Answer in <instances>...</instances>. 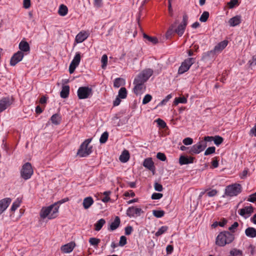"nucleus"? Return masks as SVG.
Returning a JSON list of instances; mask_svg holds the SVG:
<instances>
[{"mask_svg":"<svg viewBox=\"0 0 256 256\" xmlns=\"http://www.w3.org/2000/svg\"><path fill=\"white\" fill-rule=\"evenodd\" d=\"M58 209L59 206L57 205V203H54L48 206L42 207L40 212V217L42 219L54 218L58 216Z\"/></svg>","mask_w":256,"mask_h":256,"instance_id":"obj_1","label":"nucleus"},{"mask_svg":"<svg viewBox=\"0 0 256 256\" xmlns=\"http://www.w3.org/2000/svg\"><path fill=\"white\" fill-rule=\"evenodd\" d=\"M234 239V236L232 234L228 231L222 232L216 236V244L219 246H224L232 242Z\"/></svg>","mask_w":256,"mask_h":256,"instance_id":"obj_2","label":"nucleus"},{"mask_svg":"<svg viewBox=\"0 0 256 256\" xmlns=\"http://www.w3.org/2000/svg\"><path fill=\"white\" fill-rule=\"evenodd\" d=\"M188 16L187 15H184L182 18V22L178 26V28L174 30L177 24V21L172 24L168 30L167 34H171L172 32H174L180 36H182L184 34L186 26L188 24Z\"/></svg>","mask_w":256,"mask_h":256,"instance_id":"obj_3","label":"nucleus"},{"mask_svg":"<svg viewBox=\"0 0 256 256\" xmlns=\"http://www.w3.org/2000/svg\"><path fill=\"white\" fill-rule=\"evenodd\" d=\"M92 138L86 140L80 146L77 152V155L80 157H86L92 152V146H89Z\"/></svg>","mask_w":256,"mask_h":256,"instance_id":"obj_4","label":"nucleus"},{"mask_svg":"<svg viewBox=\"0 0 256 256\" xmlns=\"http://www.w3.org/2000/svg\"><path fill=\"white\" fill-rule=\"evenodd\" d=\"M242 186L238 184H234L226 188L225 194L228 196H234L238 195L242 192Z\"/></svg>","mask_w":256,"mask_h":256,"instance_id":"obj_5","label":"nucleus"},{"mask_svg":"<svg viewBox=\"0 0 256 256\" xmlns=\"http://www.w3.org/2000/svg\"><path fill=\"white\" fill-rule=\"evenodd\" d=\"M34 170L30 163L28 162L22 166L20 170V175L25 180L30 179L33 174Z\"/></svg>","mask_w":256,"mask_h":256,"instance_id":"obj_6","label":"nucleus"},{"mask_svg":"<svg viewBox=\"0 0 256 256\" xmlns=\"http://www.w3.org/2000/svg\"><path fill=\"white\" fill-rule=\"evenodd\" d=\"M77 94L79 99L88 98L92 96V90L88 86H81L78 88Z\"/></svg>","mask_w":256,"mask_h":256,"instance_id":"obj_7","label":"nucleus"},{"mask_svg":"<svg viewBox=\"0 0 256 256\" xmlns=\"http://www.w3.org/2000/svg\"><path fill=\"white\" fill-rule=\"evenodd\" d=\"M195 62V59L194 58H188L185 60L181 64L180 66L178 72L179 74H183L185 72H187L192 66V65Z\"/></svg>","mask_w":256,"mask_h":256,"instance_id":"obj_8","label":"nucleus"},{"mask_svg":"<svg viewBox=\"0 0 256 256\" xmlns=\"http://www.w3.org/2000/svg\"><path fill=\"white\" fill-rule=\"evenodd\" d=\"M206 143L204 141H200L193 145L190 149L188 152L190 154H198L202 152L206 147Z\"/></svg>","mask_w":256,"mask_h":256,"instance_id":"obj_9","label":"nucleus"},{"mask_svg":"<svg viewBox=\"0 0 256 256\" xmlns=\"http://www.w3.org/2000/svg\"><path fill=\"white\" fill-rule=\"evenodd\" d=\"M152 74L153 70L152 69H146L139 74L135 79L138 82L144 83L152 76Z\"/></svg>","mask_w":256,"mask_h":256,"instance_id":"obj_10","label":"nucleus"},{"mask_svg":"<svg viewBox=\"0 0 256 256\" xmlns=\"http://www.w3.org/2000/svg\"><path fill=\"white\" fill-rule=\"evenodd\" d=\"M14 102V99L12 96L4 97L0 100V112L6 110Z\"/></svg>","mask_w":256,"mask_h":256,"instance_id":"obj_11","label":"nucleus"},{"mask_svg":"<svg viewBox=\"0 0 256 256\" xmlns=\"http://www.w3.org/2000/svg\"><path fill=\"white\" fill-rule=\"evenodd\" d=\"M81 59V54L80 52H77L73 60L71 62L69 66V72L70 74H72L76 68L79 65Z\"/></svg>","mask_w":256,"mask_h":256,"instance_id":"obj_12","label":"nucleus"},{"mask_svg":"<svg viewBox=\"0 0 256 256\" xmlns=\"http://www.w3.org/2000/svg\"><path fill=\"white\" fill-rule=\"evenodd\" d=\"M142 213H144V211L141 208L134 206L129 207L126 212V215L130 218L139 216Z\"/></svg>","mask_w":256,"mask_h":256,"instance_id":"obj_13","label":"nucleus"},{"mask_svg":"<svg viewBox=\"0 0 256 256\" xmlns=\"http://www.w3.org/2000/svg\"><path fill=\"white\" fill-rule=\"evenodd\" d=\"M144 83L138 82V80L134 79V92L135 94L136 95H140L145 92L146 86H144Z\"/></svg>","mask_w":256,"mask_h":256,"instance_id":"obj_14","label":"nucleus"},{"mask_svg":"<svg viewBox=\"0 0 256 256\" xmlns=\"http://www.w3.org/2000/svg\"><path fill=\"white\" fill-rule=\"evenodd\" d=\"M24 54L23 52L21 51H18L17 52L14 54L12 57L10 61V64L12 66H14L18 62H20L23 58Z\"/></svg>","mask_w":256,"mask_h":256,"instance_id":"obj_15","label":"nucleus"},{"mask_svg":"<svg viewBox=\"0 0 256 256\" xmlns=\"http://www.w3.org/2000/svg\"><path fill=\"white\" fill-rule=\"evenodd\" d=\"M254 209L252 206H246L238 210L239 214L245 218H248L253 212Z\"/></svg>","mask_w":256,"mask_h":256,"instance_id":"obj_16","label":"nucleus"},{"mask_svg":"<svg viewBox=\"0 0 256 256\" xmlns=\"http://www.w3.org/2000/svg\"><path fill=\"white\" fill-rule=\"evenodd\" d=\"M12 202L9 198H3L0 200V215L8 208Z\"/></svg>","mask_w":256,"mask_h":256,"instance_id":"obj_17","label":"nucleus"},{"mask_svg":"<svg viewBox=\"0 0 256 256\" xmlns=\"http://www.w3.org/2000/svg\"><path fill=\"white\" fill-rule=\"evenodd\" d=\"M88 36V33L85 31L80 32L76 36L75 41L77 43H81L86 40Z\"/></svg>","mask_w":256,"mask_h":256,"instance_id":"obj_18","label":"nucleus"},{"mask_svg":"<svg viewBox=\"0 0 256 256\" xmlns=\"http://www.w3.org/2000/svg\"><path fill=\"white\" fill-rule=\"evenodd\" d=\"M241 16L237 15L230 18L228 20L229 25L230 26H236L241 23Z\"/></svg>","mask_w":256,"mask_h":256,"instance_id":"obj_19","label":"nucleus"},{"mask_svg":"<svg viewBox=\"0 0 256 256\" xmlns=\"http://www.w3.org/2000/svg\"><path fill=\"white\" fill-rule=\"evenodd\" d=\"M75 246L74 242H71L62 246L61 247V250L64 253H70L72 252Z\"/></svg>","mask_w":256,"mask_h":256,"instance_id":"obj_20","label":"nucleus"},{"mask_svg":"<svg viewBox=\"0 0 256 256\" xmlns=\"http://www.w3.org/2000/svg\"><path fill=\"white\" fill-rule=\"evenodd\" d=\"M194 159V158L193 157H188L182 156L179 158V163L180 165L192 164L193 162Z\"/></svg>","mask_w":256,"mask_h":256,"instance_id":"obj_21","label":"nucleus"},{"mask_svg":"<svg viewBox=\"0 0 256 256\" xmlns=\"http://www.w3.org/2000/svg\"><path fill=\"white\" fill-rule=\"evenodd\" d=\"M143 166L150 170H154V166L152 158H148L144 160Z\"/></svg>","mask_w":256,"mask_h":256,"instance_id":"obj_22","label":"nucleus"},{"mask_svg":"<svg viewBox=\"0 0 256 256\" xmlns=\"http://www.w3.org/2000/svg\"><path fill=\"white\" fill-rule=\"evenodd\" d=\"M245 234L246 236L250 238L256 237V229L253 227H248L245 230Z\"/></svg>","mask_w":256,"mask_h":256,"instance_id":"obj_23","label":"nucleus"},{"mask_svg":"<svg viewBox=\"0 0 256 256\" xmlns=\"http://www.w3.org/2000/svg\"><path fill=\"white\" fill-rule=\"evenodd\" d=\"M227 45L228 41H222L215 46L214 48V52H220Z\"/></svg>","mask_w":256,"mask_h":256,"instance_id":"obj_24","label":"nucleus"},{"mask_svg":"<svg viewBox=\"0 0 256 256\" xmlns=\"http://www.w3.org/2000/svg\"><path fill=\"white\" fill-rule=\"evenodd\" d=\"M94 200L91 196L86 197L84 198L82 205L85 209H88L94 204Z\"/></svg>","mask_w":256,"mask_h":256,"instance_id":"obj_25","label":"nucleus"},{"mask_svg":"<svg viewBox=\"0 0 256 256\" xmlns=\"http://www.w3.org/2000/svg\"><path fill=\"white\" fill-rule=\"evenodd\" d=\"M130 158V154L128 150H124L120 156L119 159L122 162H127Z\"/></svg>","mask_w":256,"mask_h":256,"instance_id":"obj_26","label":"nucleus"},{"mask_svg":"<svg viewBox=\"0 0 256 256\" xmlns=\"http://www.w3.org/2000/svg\"><path fill=\"white\" fill-rule=\"evenodd\" d=\"M70 92V87L68 86H64L62 87V90L60 93V96L62 98H65L68 97Z\"/></svg>","mask_w":256,"mask_h":256,"instance_id":"obj_27","label":"nucleus"},{"mask_svg":"<svg viewBox=\"0 0 256 256\" xmlns=\"http://www.w3.org/2000/svg\"><path fill=\"white\" fill-rule=\"evenodd\" d=\"M120 219L118 216H116L114 221L111 223L110 226V230L111 231H113L116 230L120 224Z\"/></svg>","mask_w":256,"mask_h":256,"instance_id":"obj_28","label":"nucleus"},{"mask_svg":"<svg viewBox=\"0 0 256 256\" xmlns=\"http://www.w3.org/2000/svg\"><path fill=\"white\" fill-rule=\"evenodd\" d=\"M19 48L21 52H27L30 50V46L25 41H22L19 44Z\"/></svg>","mask_w":256,"mask_h":256,"instance_id":"obj_29","label":"nucleus"},{"mask_svg":"<svg viewBox=\"0 0 256 256\" xmlns=\"http://www.w3.org/2000/svg\"><path fill=\"white\" fill-rule=\"evenodd\" d=\"M105 224L106 220L104 218L99 220L94 225L95 230L100 231Z\"/></svg>","mask_w":256,"mask_h":256,"instance_id":"obj_30","label":"nucleus"},{"mask_svg":"<svg viewBox=\"0 0 256 256\" xmlns=\"http://www.w3.org/2000/svg\"><path fill=\"white\" fill-rule=\"evenodd\" d=\"M68 12V8L67 6L64 4H61L58 8V14L62 16H64L67 14Z\"/></svg>","mask_w":256,"mask_h":256,"instance_id":"obj_31","label":"nucleus"},{"mask_svg":"<svg viewBox=\"0 0 256 256\" xmlns=\"http://www.w3.org/2000/svg\"><path fill=\"white\" fill-rule=\"evenodd\" d=\"M22 202V200L20 198H17L16 200L12 203L10 208V210L12 212H15V210L20 207Z\"/></svg>","mask_w":256,"mask_h":256,"instance_id":"obj_32","label":"nucleus"},{"mask_svg":"<svg viewBox=\"0 0 256 256\" xmlns=\"http://www.w3.org/2000/svg\"><path fill=\"white\" fill-rule=\"evenodd\" d=\"M125 84V80L122 78H116L115 79L114 83V86L115 88H119Z\"/></svg>","mask_w":256,"mask_h":256,"instance_id":"obj_33","label":"nucleus"},{"mask_svg":"<svg viewBox=\"0 0 256 256\" xmlns=\"http://www.w3.org/2000/svg\"><path fill=\"white\" fill-rule=\"evenodd\" d=\"M143 37L144 39L147 40L148 42H151L152 44H156L158 42V40L154 36H149L146 34H143Z\"/></svg>","mask_w":256,"mask_h":256,"instance_id":"obj_34","label":"nucleus"},{"mask_svg":"<svg viewBox=\"0 0 256 256\" xmlns=\"http://www.w3.org/2000/svg\"><path fill=\"white\" fill-rule=\"evenodd\" d=\"M51 121L54 124H58L61 120V117L58 114H54L51 117Z\"/></svg>","mask_w":256,"mask_h":256,"instance_id":"obj_35","label":"nucleus"},{"mask_svg":"<svg viewBox=\"0 0 256 256\" xmlns=\"http://www.w3.org/2000/svg\"><path fill=\"white\" fill-rule=\"evenodd\" d=\"M187 102V99L184 97L176 98L174 101V104L176 106L178 104H186Z\"/></svg>","mask_w":256,"mask_h":256,"instance_id":"obj_36","label":"nucleus"},{"mask_svg":"<svg viewBox=\"0 0 256 256\" xmlns=\"http://www.w3.org/2000/svg\"><path fill=\"white\" fill-rule=\"evenodd\" d=\"M89 243L91 246H94V248H96L100 242V239L96 238H91L89 239Z\"/></svg>","mask_w":256,"mask_h":256,"instance_id":"obj_37","label":"nucleus"},{"mask_svg":"<svg viewBox=\"0 0 256 256\" xmlns=\"http://www.w3.org/2000/svg\"><path fill=\"white\" fill-rule=\"evenodd\" d=\"M127 96V92L125 88H122L118 92V97L120 98H125Z\"/></svg>","mask_w":256,"mask_h":256,"instance_id":"obj_38","label":"nucleus"},{"mask_svg":"<svg viewBox=\"0 0 256 256\" xmlns=\"http://www.w3.org/2000/svg\"><path fill=\"white\" fill-rule=\"evenodd\" d=\"M108 133L105 132L101 135L100 138V142L101 144H104L108 140Z\"/></svg>","mask_w":256,"mask_h":256,"instance_id":"obj_39","label":"nucleus"},{"mask_svg":"<svg viewBox=\"0 0 256 256\" xmlns=\"http://www.w3.org/2000/svg\"><path fill=\"white\" fill-rule=\"evenodd\" d=\"M168 228L166 226H161L156 232L155 234L156 236H159L160 235L162 234L168 230Z\"/></svg>","mask_w":256,"mask_h":256,"instance_id":"obj_40","label":"nucleus"},{"mask_svg":"<svg viewBox=\"0 0 256 256\" xmlns=\"http://www.w3.org/2000/svg\"><path fill=\"white\" fill-rule=\"evenodd\" d=\"M153 215L158 218L162 217L164 214V212L162 210H154L152 211Z\"/></svg>","mask_w":256,"mask_h":256,"instance_id":"obj_41","label":"nucleus"},{"mask_svg":"<svg viewBox=\"0 0 256 256\" xmlns=\"http://www.w3.org/2000/svg\"><path fill=\"white\" fill-rule=\"evenodd\" d=\"M101 62H102V69H105L108 64V56L106 54H104L101 58Z\"/></svg>","mask_w":256,"mask_h":256,"instance_id":"obj_42","label":"nucleus"},{"mask_svg":"<svg viewBox=\"0 0 256 256\" xmlns=\"http://www.w3.org/2000/svg\"><path fill=\"white\" fill-rule=\"evenodd\" d=\"M242 252L240 250L234 248L230 251V254L231 256H241Z\"/></svg>","mask_w":256,"mask_h":256,"instance_id":"obj_43","label":"nucleus"},{"mask_svg":"<svg viewBox=\"0 0 256 256\" xmlns=\"http://www.w3.org/2000/svg\"><path fill=\"white\" fill-rule=\"evenodd\" d=\"M110 191H106L103 193L104 197L102 198V200L104 202H107L110 200Z\"/></svg>","mask_w":256,"mask_h":256,"instance_id":"obj_44","label":"nucleus"},{"mask_svg":"<svg viewBox=\"0 0 256 256\" xmlns=\"http://www.w3.org/2000/svg\"><path fill=\"white\" fill-rule=\"evenodd\" d=\"M209 17V12H204L201 15L200 20L201 22H206Z\"/></svg>","mask_w":256,"mask_h":256,"instance_id":"obj_45","label":"nucleus"},{"mask_svg":"<svg viewBox=\"0 0 256 256\" xmlns=\"http://www.w3.org/2000/svg\"><path fill=\"white\" fill-rule=\"evenodd\" d=\"M152 100V96L150 94H146L142 100V104H146L151 101Z\"/></svg>","mask_w":256,"mask_h":256,"instance_id":"obj_46","label":"nucleus"},{"mask_svg":"<svg viewBox=\"0 0 256 256\" xmlns=\"http://www.w3.org/2000/svg\"><path fill=\"white\" fill-rule=\"evenodd\" d=\"M214 142L216 145L218 146L223 142V138L220 136H215L214 138Z\"/></svg>","mask_w":256,"mask_h":256,"instance_id":"obj_47","label":"nucleus"},{"mask_svg":"<svg viewBox=\"0 0 256 256\" xmlns=\"http://www.w3.org/2000/svg\"><path fill=\"white\" fill-rule=\"evenodd\" d=\"M216 148L214 146L208 147L204 152L205 156H208L209 154H214L215 152Z\"/></svg>","mask_w":256,"mask_h":256,"instance_id":"obj_48","label":"nucleus"},{"mask_svg":"<svg viewBox=\"0 0 256 256\" xmlns=\"http://www.w3.org/2000/svg\"><path fill=\"white\" fill-rule=\"evenodd\" d=\"M126 242L127 240L126 237L123 236H121L118 243V246H123L126 244Z\"/></svg>","mask_w":256,"mask_h":256,"instance_id":"obj_49","label":"nucleus"},{"mask_svg":"<svg viewBox=\"0 0 256 256\" xmlns=\"http://www.w3.org/2000/svg\"><path fill=\"white\" fill-rule=\"evenodd\" d=\"M238 0H230V2L228 3V6L229 8H232L238 4Z\"/></svg>","mask_w":256,"mask_h":256,"instance_id":"obj_50","label":"nucleus"},{"mask_svg":"<svg viewBox=\"0 0 256 256\" xmlns=\"http://www.w3.org/2000/svg\"><path fill=\"white\" fill-rule=\"evenodd\" d=\"M154 190L158 192H162L163 190L162 185L157 182H156L154 183Z\"/></svg>","mask_w":256,"mask_h":256,"instance_id":"obj_51","label":"nucleus"},{"mask_svg":"<svg viewBox=\"0 0 256 256\" xmlns=\"http://www.w3.org/2000/svg\"><path fill=\"white\" fill-rule=\"evenodd\" d=\"M163 194L160 193L154 192L152 195V200H159L161 198Z\"/></svg>","mask_w":256,"mask_h":256,"instance_id":"obj_52","label":"nucleus"},{"mask_svg":"<svg viewBox=\"0 0 256 256\" xmlns=\"http://www.w3.org/2000/svg\"><path fill=\"white\" fill-rule=\"evenodd\" d=\"M182 142L185 145H190L192 144L193 140L190 138H186L183 140Z\"/></svg>","mask_w":256,"mask_h":256,"instance_id":"obj_53","label":"nucleus"},{"mask_svg":"<svg viewBox=\"0 0 256 256\" xmlns=\"http://www.w3.org/2000/svg\"><path fill=\"white\" fill-rule=\"evenodd\" d=\"M156 158L162 161H165L166 159L165 154L162 152H158L156 154Z\"/></svg>","mask_w":256,"mask_h":256,"instance_id":"obj_54","label":"nucleus"},{"mask_svg":"<svg viewBox=\"0 0 256 256\" xmlns=\"http://www.w3.org/2000/svg\"><path fill=\"white\" fill-rule=\"evenodd\" d=\"M94 6L97 8H100L102 6V0H94Z\"/></svg>","mask_w":256,"mask_h":256,"instance_id":"obj_55","label":"nucleus"},{"mask_svg":"<svg viewBox=\"0 0 256 256\" xmlns=\"http://www.w3.org/2000/svg\"><path fill=\"white\" fill-rule=\"evenodd\" d=\"M218 191L216 190H212L206 192L207 195L210 197H212L216 195Z\"/></svg>","mask_w":256,"mask_h":256,"instance_id":"obj_56","label":"nucleus"},{"mask_svg":"<svg viewBox=\"0 0 256 256\" xmlns=\"http://www.w3.org/2000/svg\"><path fill=\"white\" fill-rule=\"evenodd\" d=\"M158 124L162 128H164L166 126V123L162 120L158 118L156 120Z\"/></svg>","mask_w":256,"mask_h":256,"instance_id":"obj_57","label":"nucleus"},{"mask_svg":"<svg viewBox=\"0 0 256 256\" xmlns=\"http://www.w3.org/2000/svg\"><path fill=\"white\" fill-rule=\"evenodd\" d=\"M132 228L131 226H128L125 228V234L126 235H130L132 234Z\"/></svg>","mask_w":256,"mask_h":256,"instance_id":"obj_58","label":"nucleus"},{"mask_svg":"<svg viewBox=\"0 0 256 256\" xmlns=\"http://www.w3.org/2000/svg\"><path fill=\"white\" fill-rule=\"evenodd\" d=\"M249 134L252 136H256V124H254V126L250 130Z\"/></svg>","mask_w":256,"mask_h":256,"instance_id":"obj_59","label":"nucleus"},{"mask_svg":"<svg viewBox=\"0 0 256 256\" xmlns=\"http://www.w3.org/2000/svg\"><path fill=\"white\" fill-rule=\"evenodd\" d=\"M124 196H125L128 197H134L135 196V194L132 190H130L129 191L125 192L124 194Z\"/></svg>","mask_w":256,"mask_h":256,"instance_id":"obj_60","label":"nucleus"},{"mask_svg":"<svg viewBox=\"0 0 256 256\" xmlns=\"http://www.w3.org/2000/svg\"><path fill=\"white\" fill-rule=\"evenodd\" d=\"M238 222H234L229 228L228 230L232 232H234V230L238 228Z\"/></svg>","mask_w":256,"mask_h":256,"instance_id":"obj_61","label":"nucleus"},{"mask_svg":"<svg viewBox=\"0 0 256 256\" xmlns=\"http://www.w3.org/2000/svg\"><path fill=\"white\" fill-rule=\"evenodd\" d=\"M174 250V248L172 245H168L166 248L167 254H171Z\"/></svg>","mask_w":256,"mask_h":256,"instance_id":"obj_62","label":"nucleus"},{"mask_svg":"<svg viewBox=\"0 0 256 256\" xmlns=\"http://www.w3.org/2000/svg\"><path fill=\"white\" fill-rule=\"evenodd\" d=\"M23 5L25 8H28L30 6V0H24Z\"/></svg>","mask_w":256,"mask_h":256,"instance_id":"obj_63","label":"nucleus"},{"mask_svg":"<svg viewBox=\"0 0 256 256\" xmlns=\"http://www.w3.org/2000/svg\"><path fill=\"white\" fill-rule=\"evenodd\" d=\"M212 168H216L218 166V161L216 158L212 162Z\"/></svg>","mask_w":256,"mask_h":256,"instance_id":"obj_64","label":"nucleus"}]
</instances>
